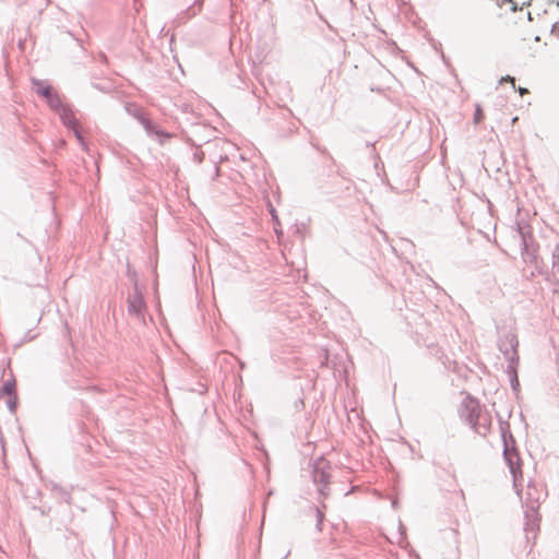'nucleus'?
I'll return each mask as SVG.
<instances>
[{"label": "nucleus", "instance_id": "obj_12", "mask_svg": "<svg viewBox=\"0 0 559 559\" xmlns=\"http://www.w3.org/2000/svg\"><path fill=\"white\" fill-rule=\"evenodd\" d=\"M551 266L554 274H559V243H556L551 250Z\"/></svg>", "mask_w": 559, "mask_h": 559}, {"label": "nucleus", "instance_id": "obj_27", "mask_svg": "<svg viewBox=\"0 0 559 559\" xmlns=\"http://www.w3.org/2000/svg\"><path fill=\"white\" fill-rule=\"evenodd\" d=\"M502 2H512L511 0H502Z\"/></svg>", "mask_w": 559, "mask_h": 559}, {"label": "nucleus", "instance_id": "obj_25", "mask_svg": "<svg viewBox=\"0 0 559 559\" xmlns=\"http://www.w3.org/2000/svg\"><path fill=\"white\" fill-rule=\"evenodd\" d=\"M512 4H513V5H512V11H516V10H518V5H516V3H512Z\"/></svg>", "mask_w": 559, "mask_h": 559}, {"label": "nucleus", "instance_id": "obj_11", "mask_svg": "<svg viewBox=\"0 0 559 559\" xmlns=\"http://www.w3.org/2000/svg\"><path fill=\"white\" fill-rule=\"evenodd\" d=\"M519 360H520L519 355H511L510 364L508 365V368H507V373L509 374L511 385L514 391L518 390V388L520 385L519 379H518V372H516Z\"/></svg>", "mask_w": 559, "mask_h": 559}, {"label": "nucleus", "instance_id": "obj_17", "mask_svg": "<svg viewBox=\"0 0 559 559\" xmlns=\"http://www.w3.org/2000/svg\"><path fill=\"white\" fill-rule=\"evenodd\" d=\"M16 404H17V395L16 394L9 395L8 400H7V405H8V408L10 409V412H12V413L15 412Z\"/></svg>", "mask_w": 559, "mask_h": 559}, {"label": "nucleus", "instance_id": "obj_16", "mask_svg": "<svg viewBox=\"0 0 559 559\" xmlns=\"http://www.w3.org/2000/svg\"><path fill=\"white\" fill-rule=\"evenodd\" d=\"M536 513H532L530 512V516L527 518V522H526V526H525V530L526 531H534L535 527L537 526V519L535 518Z\"/></svg>", "mask_w": 559, "mask_h": 559}, {"label": "nucleus", "instance_id": "obj_15", "mask_svg": "<svg viewBox=\"0 0 559 559\" xmlns=\"http://www.w3.org/2000/svg\"><path fill=\"white\" fill-rule=\"evenodd\" d=\"M31 82H32L33 88L37 95H38V90H45V87L51 86L46 81H43V80H39L36 78H32Z\"/></svg>", "mask_w": 559, "mask_h": 559}, {"label": "nucleus", "instance_id": "obj_5", "mask_svg": "<svg viewBox=\"0 0 559 559\" xmlns=\"http://www.w3.org/2000/svg\"><path fill=\"white\" fill-rule=\"evenodd\" d=\"M332 465L324 457L317 459L312 464V480L318 486V492L322 497L330 495V478Z\"/></svg>", "mask_w": 559, "mask_h": 559}, {"label": "nucleus", "instance_id": "obj_8", "mask_svg": "<svg viewBox=\"0 0 559 559\" xmlns=\"http://www.w3.org/2000/svg\"><path fill=\"white\" fill-rule=\"evenodd\" d=\"M500 352L504 355L506 359L510 362L511 355H518L516 348L519 346L518 337L514 333H506L498 343Z\"/></svg>", "mask_w": 559, "mask_h": 559}, {"label": "nucleus", "instance_id": "obj_21", "mask_svg": "<svg viewBox=\"0 0 559 559\" xmlns=\"http://www.w3.org/2000/svg\"><path fill=\"white\" fill-rule=\"evenodd\" d=\"M551 34L557 36L559 38V22H556L554 25H552V28H551Z\"/></svg>", "mask_w": 559, "mask_h": 559}, {"label": "nucleus", "instance_id": "obj_22", "mask_svg": "<svg viewBox=\"0 0 559 559\" xmlns=\"http://www.w3.org/2000/svg\"><path fill=\"white\" fill-rule=\"evenodd\" d=\"M203 156H204L203 152L194 153L193 158H194V160H195L198 164H201V163L203 162Z\"/></svg>", "mask_w": 559, "mask_h": 559}, {"label": "nucleus", "instance_id": "obj_23", "mask_svg": "<svg viewBox=\"0 0 559 559\" xmlns=\"http://www.w3.org/2000/svg\"><path fill=\"white\" fill-rule=\"evenodd\" d=\"M518 91H519V93H520L521 95L528 93V90H527V88H525V87H519V90H518Z\"/></svg>", "mask_w": 559, "mask_h": 559}, {"label": "nucleus", "instance_id": "obj_28", "mask_svg": "<svg viewBox=\"0 0 559 559\" xmlns=\"http://www.w3.org/2000/svg\"><path fill=\"white\" fill-rule=\"evenodd\" d=\"M530 2H531V0H528L526 4H530Z\"/></svg>", "mask_w": 559, "mask_h": 559}, {"label": "nucleus", "instance_id": "obj_7", "mask_svg": "<svg viewBox=\"0 0 559 559\" xmlns=\"http://www.w3.org/2000/svg\"><path fill=\"white\" fill-rule=\"evenodd\" d=\"M545 493L542 489H538L534 484L528 483L527 489L525 492V503H526V518L530 516V512L537 513L539 508V502L544 499Z\"/></svg>", "mask_w": 559, "mask_h": 559}, {"label": "nucleus", "instance_id": "obj_4", "mask_svg": "<svg viewBox=\"0 0 559 559\" xmlns=\"http://www.w3.org/2000/svg\"><path fill=\"white\" fill-rule=\"evenodd\" d=\"M126 109L142 124L148 135H155L158 139L159 144L164 145L174 136L173 133L162 130L158 124L150 120L140 107L129 104Z\"/></svg>", "mask_w": 559, "mask_h": 559}, {"label": "nucleus", "instance_id": "obj_2", "mask_svg": "<svg viewBox=\"0 0 559 559\" xmlns=\"http://www.w3.org/2000/svg\"><path fill=\"white\" fill-rule=\"evenodd\" d=\"M501 436L503 440V456L507 461V464L510 468V473L513 476V484L516 489V492L520 493L519 487V477H522V472L520 468V455L515 448V440L510 432L509 425L506 428L501 427Z\"/></svg>", "mask_w": 559, "mask_h": 559}, {"label": "nucleus", "instance_id": "obj_19", "mask_svg": "<svg viewBox=\"0 0 559 559\" xmlns=\"http://www.w3.org/2000/svg\"><path fill=\"white\" fill-rule=\"evenodd\" d=\"M69 129L73 131L75 138L79 140V142L81 144H83V136H82L80 129L78 128V123H75L74 128H69Z\"/></svg>", "mask_w": 559, "mask_h": 559}, {"label": "nucleus", "instance_id": "obj_14", "mask_svg": "<svg viewBox=\"0 0 559 559\" xmlns=\"http://www.w3.org/2000/svg\"><path fill=\"white\" fill-rule=\"evenodd\" d=\"M312 509H313V511L316 513V528H317V531L321 532L322 531V523H323V520H324V512L319 507H313Z\"/></svg>", "mask_w": 559, "mask_h": 559}, {"label": "nucleus", "instance_id": "obj_13", "mask_svg": "<svg viewBox=\"0 0 559 559\" xmlns=\"http://www.w3.org/2000/svg\"><path fill=\"white\" fill-rule=\"evenodd\" d=\"M2 394L9 396L16 394L15 392V379L12 378L10 380H7L1 389Z\"/></svg>", "mask_w": 559, "mask_h": 559}, {"label": "nucleus", "instance_id": "obj_24", "mask_svg": "<svg viewBox=\"0 0 559 559\" xmlns=\"http://www.w3.org/2000/svg\"><path fill=\"white\" fill-rule=\"evenodd\" d=\"M93 87H95V88H97V90H99V91H103V88H102V87H100V85H98V84H93Z\"/></svg>", "mask_w": 559, "mask_h": 559}, {"label": "nucleus", "instance_id": "obj_1", "mask_svg": "<svg viewBox=\"0 0 559 559\" xmlns=\"http://www.w3.org/2000/svg\"><path fill=\"white\" fill-rule=\"evenodd\" d=\"M461 418L479 436L485 437L490 429V416L483 412L479 402L467 396L460 408Z\"/></svg>", "mask_w": 559, "mask_h": 559}, {"label": "nucleus", "instance_id": "obj_6", "mask_svg": "<svg viewBox=\"0 0 559 559\" xmlns=\"http://www.w3.org/2000/svg\"><path fill=\"white\" fill-rule=\"evenodd\" d=\"M128 274L131 276L133 281V290L128 296V312L129 314L135 316L136 318H141L144 316V311L146 309V305L144 301L143 294L139 288L138 282L135 280V273L128 270Z\"/></svg>", "mask_w": 559, "mask_h": 559}, {"label": "nucleus", "instance_id": "obj_20", "mask_svg": "<svg viewBox=\"0 0 559 559\" xmlns=\"http://www.w3.org/2000/svg\"><path fill=\"white\" fill-rule=\"evenodd\" d=\"M503 82H510L512 84V87L515 88V79L510 75H506L500 79L499 83L502 84Z\"/></svg>", "mask_w": 559, "mask_h": 559}, {"label": "nucleus", "instance_id": "obj_18", "mask_svg": "<svg viewBox=\"0 0 559 559\" xmlns=\"http://www.w3.org/2000/svg\"><path fill=\"white\" fill-rule=\"evenodd\" d=\"M483 110L479 105L476 106L475 114H474V122L479 123L483 119Z\"/></svg>", "mask_w": 559, "mask_h": 559}, {"label": "nucleus", "instance_id": "obj_10", "mask_svg": "<svg viewBox=\"0 0 559 559\" xmlns=\"http://www.w3.org/2000/svg\"><path fill=\"white\" fill-rule=\"evenodd\" d=\"M53 111H56L62 123L69 129V128H74L75 127V123H78L75 117H74V114H73V110L71 109L70 106L66 105V104H61L59 108H56Z\"/></svg>", "mask_w": 559, "mask_h": 559}, {"label": "nucleus", "instance_id": "obj_26", "mask_svg": "<svg viewBox=\"0 0 559 559\" xmlns=\"http://www.w3.org/2000/svg\"><path fill=\"white\" fill-rule=\"evenodd\" d=\"M218 170H219L218 166H215L216 174H218Z\"/></svg>", "mask_w": 559, "mask_h": 559}, {"label": "nucleus", "instance_id": "obj_9", "mask_svg": "<svg viewBox=\"0 0 559 559\" xmlns=\"http://www.w3.org/2000/svg\"><path fill=\"white\" fill-rule=\"evenodd\" d=\"M38 96L46 100L51 110L59 108L62 104L60 95L52 86H47L45 90H38Z\"/></svg>", "mask_w": 559, "mask_h": 559}, {"label": "nucleus", "instance_id": "obj_3", "mask_svg": "<svg viewBox=\"0 0 559 559\" xmlns=\"http://www.w3.org/2000/svg\"><path fill=\"white\" fill-rule=\"evenodd\" d=\"M518 234L521 239V255L525 263L535 265L538 273L542 274V270L538 269L539 258V245L536 242L532 228L530 225L518 223Z\"/></svg>", "mask_w": 559, "mask_h": 559}]
</instances>
